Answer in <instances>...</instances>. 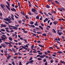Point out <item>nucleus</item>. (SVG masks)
Returning <instances> with one entry per match:
<instances>
[{"label": "nucleus", "instance_id": "obj_1", "mask_svg": "<svg viewBox=\"0 0 65 65\" xmlns=\"http://www.w3.org/2000/svg\"><path fill=\"white\" fill-rule=\"evenodd\" d=\"M31 10L32 11V12H34V13H35V14H38V13L37 12V11L35 9L32 8L31 9Z\"/></svg>", "mask_w": 65, "mask_h": 65}, {"label": "nucleus", "instance_id": "obj_2", "mask_svg": "<svg viewBox=\"0 0 65 65\" xmlns=\"http://www.w3.org/2000/svg\"><path fill=\"white\" fill-rule=\"evenodd\" d=\"M1 38H2V40H3L4 41H5V38H6V39H7V37H6V36L4 38L2 36H1Z\"/></svg>", "mask_w": 65, "mask_h": 65}, {"label": "nucleus", "instance_id": "obj_3", "mask_svg": "<svg viewBox=\"0 0 65 65\" xmlns=\"http://www.w3.org/2000/svg\"><path fill=\"white\" fill-rule=\"evenodd\" d=\"M60 32V30H58V31H57V34H59L60 36H61L62 34H63V33L62 32Z\"/></svg>", "mask_w": 65, "mask_h": 65}, {"label": "nucleus", "instance_id": "obj_4", "mask_svg": "<svg viewBox=\"0 0 65 65\" xmlns=\"http://www.w3.org/2000/svg\"><path fill=\"white\" fill-rule=\"evenodd\" d=\"M1 45L3 47H4V48H5V47H6V45L4 44H1Z\"/></svg>", "mask_w": 65, "mask_h": 65}, {"label": "nucleus", "instance_id": "obj_5", "mask_svg": "<svg viewBox=\"0 0 65 65\" xmlns=\"http://www.w3.org/2000/svg\"><path fill=\"white\" fill-rule=\"evenodd\" d=\"M11 10L12 11H15V12H16V10H15V9L13 7L12 9L11 8Z\"/></svg>", "mask_w": 65, "mask_h": 65}, {"label": "nucleus", "instance_id": "obj_6", "mask_svg": "<svg viewBox=\"0 0 65 65\" xmlns=\"http://www.w3.org/2000/svg\"><path fill=\"white\" fill-rule=\"evenodd\" d=\"M28 25L30 27H31L35 28V26H34V25H31V26L30 25V24H28Z\"/></svg>", "mask_w": 65, "mask_h": 65}, {"label": "nucleus", "instance_id": "obj_7", "mask_svg": "<svg viewBox=\"0 0 65 65\" xmlns=\"http://www.w3.org/2000/svg\"><path fill=\"white\" fill-rule=\"evenodd\" d=\"M45 57V55L40 56V57H41V58H44V57Z\"/></svg>", "mask_w": 65, "mask_h": 65}, {"label": "nucleus", "instance_id": "obj_8", "mask_svg": "<svg viewBox=\"0 0 65 65\" xmlns=\"http://www.w3.org/2000/svg\"><path fill=\"white\" fill-rule=\"evenodd\" d=\"M1 6L2 8H3V10H5V8H4V7H3V5L2 4L1 5Z\"/></svg>", "mask_w": 65, "mask_h": 65}, {"label": "nucleus", "instance_id": "obj_9", "mask_svg": "<svg viewBox=\"0 0 65 65\" xmlns=\"http://www.w3.org/2000/svg\"><path fill=\"white\" fill-rule=\"evenodd\" d=\"M28 2L29 3V6H30V7H32V4H31V2H30L29 1H28Z\"/></svg>", "mask_w": 65, "mask_h": 65}, {"label": "nucleus", "instance_id": "obj_10", "mask_svg": "<svg viewBox=\"0 0 65 65\" xmlns=\"http://www.w3.org/2000/svg\"><path fill=\"white\" fill-rule=\"evenodd\" d=\"M21 13L23 15H25V13L24 11H21Z\"/></svg>", "mask_w": 65, "mask_h": 65}, {"label": "nucleus", "instance_id": "obj_11", "mask_svg": "<svg viewBox=\"0 0 65 65\" xmlns=\"http://www.w3.org/2000/svg\"><path fill=\"white\" fill-rule=\"evenodd\" d=\"M3 20H5V21H9V19H8V18H7L6 19H4Z\"/></svg>", "mask_w": 65, "mask_h": 65}, {"label": "nucleus", "instance_id": "obj_12", "mask_svg": "<svg viewBox=\"0 0 65 65\" xmlns=\"http://www.w3.org/2000/svg\"><path fill=\"white\" fill-rule=\"evenodd\" d=\"M53 23H54L55 24V25H56L57 24H58V22L57 21H55L54 23L53 22Z\"/></svg>", "mask_w": 65, "mask_h": 65}, {"label": "nucleus", "instance_id": "obj_13", "mask_svg": "<svg viewBox=\"0 0 65 65\" xmlns=\"http://www.w3.org/2000/svg\"><path fill=\"white\" fill-rule=\"evenodd\" d=\"M55 3H56V4H58V5H59V4H60V3H59V2H58V1H55Z\"/></svg>", "mask_w": 65, "mask_h": 65}, {"label": "nucleus", "instance_id": "obj_14", "mask_svg": "<svg viewBox=\"0 0 65 65\" xmlns=\"http://www.w3.org/2000/svg\"><path fill=\"white\" fill-rule=\"evenodd\" d=\"M14 27H13V29H15V30H18V27H15V26Z\"/></svg>", "mask_w": 65, "mask_h": 65}, {"label": "nucleus", "instance_id": "obj_15", "mask_svg": "<svg viewBox=\"0 0 65 65\" xmlns=\"http://www.w3.org/2000/svg\"><path fill=\"white\" fill-rule=\"evenodd\" d=\"M1 25L3 27H6V26L5 25H4L3 24H1Z\"/></svg>", "mask_w": 65, "mask_h": 65}, {"label": "nucleus", "instance_id": "obj_16", "mask_svg": "<svg viewBox=\"0 0 65 65\" xmlns=\"http://www.w3.org/2000/svg\"><path fill=\"white\" fill-rule=\"evenodd\" d=\"M7 51L6 50L5 51V55H7Z\"/></svg>", "mask_w": 65, "mask_h": 65}, {"label": "nucleus", "instance_id": "obj_17", "mask_svg": "<svg viewBox=\"0 0 65 65\" xmlns=\"http://www.w3.org/2000/svg\"><path fill=\"white\" fill-rule=\"evenodd\" d=\"M6 3H7V4L8 5L9 7H10V4L9 3H8V2H6Z\"/></svg>", "mask_w": 65, "mask_h": 65}, {"label": "nucleus", "instance_id": "obj_18", "mask_svg": "<svg viewBox=\"0 0 65 65\" xmlns=\"http://www.w3.org/2000/svg\"><path fill=\"white\" fill-rule=\"evenodd\" d=\"M46 7L47 8H49L50 6L48 5H46Z\"/></svg>", "mask_w": 65, "mask_h": 65}, {"label": "nucleus", "instance_id": "obj_19", "mask_svg": "<svg viewBox=\"0 0 65 65\" xmlns=\"http://www.w3.org/2000/svg\"><path fill=\"white\" fill-rule=\"evenodd\" d=\"M36 19H37L38 20V19H39V16L38 15L37 17H36Z\"/></svg>", "mask_w": 65, "mask_h": 65}, {"label": "nucleus", "instance_id": "obj_20", "mask_svg": "<svg viewBox=\"0 0 65 65\" xmlns=\"http://www.w3.org/2000/svg\"><path fill=\"white\" fill-rule=\"evenodd\" d=\"M9 39L11 41H12V38L11 37H9Z\"/></svg>", "mask_w": 65, "mask_h": 65}, {"label": "nucleus", "instance_id": "obj_21", "mask_svg": "<svg viewBox=\"0 0 65 65\" xmlns=\"http://www.w3.org/2000/svg\"><path fill=\"white\" fill-rule=\"evenodd\" d=\"M25 17L26 18V19H29V18L28 17V16H27V15H26L25 16Z\"/></svg>", "mask_w": 65, "mask_h": 65}, {"label": "nucleus", "instance_id": "obj_22", "mask_svg": "<svg viewBox=\"0 0 65 65\" xmlns=\"http://www.w3.org/2000/svg\"><path fill=\"white\" fill-rule=\"evenodd\" d=\"M44 14H45V15L46 16H48V14H47L46 12H44Z\"/></svg>", "mask_w": 65, "mask_h": 65}, {"label": "nucleus", "instance_id": "obj_23", "mask_svg": "<svg viewBox=\"0 0 65 65\" xmlns=\"http://www.w3.org/2000/svg\"><path fill=\"white\" fill-rule=\"evenodd\" d=\"M38 45L39 46H40V47H44V46H42V45L39 44H38Z\"/></svg>", "mask_w": 65, "mask_h": 65}, {"label": "nucleus", "instance_id": "obj_24", "mask_svg": "<svg viewBox=\"0 0 65 65\" xmlns=\"http://www.w3.org/2000/svg\"><path fill=\"white\" fill-rule=\"evenodd\" d=\"M27 62H28L29 63H32V62H34V61H33V60H31L30 61H28Z\"/></svg>", "mask_w": 65, "mask_h": 65}, {"label": "nucleus", "instance_id": "obj_25", "mask_svg": "<svg viewBox=\"0 0 65 65\" xmlns=\"http://www.w3.org/2000/svg\"><path fill=\"white\" fill-rule=\"evenodd\" d=\"M42 35L43 36H46V34L44 33V34H43Z\"/></svg>", "mask_w": 65, "mask_h": 65}, {"label": "nucleus", "instance_id": "obj_26", "mask_svg": "<svg viewBox=\"0 0 65 65\" xmlns=\"http://www.w3.org/2000/svg\"><path fill=\"white\" fill-rule=\"evenodd\" d=\"M8 26L9 27H12V28H13V27H14V26H12V25H8Z\"/></svg>", "mask_w": 65, "mask_h": 65}, {"label": "nucleus", "instance_id": "obj_27", "mask_svg": "<svg viewBox=\"0 0 65 65\" xmlns=\"http://www.w3.org/2000/svg\"><path fill=\"white\" fill-rule=\"evenodd\" d=\"M32 59H33V57H31L30 58V59L29 60V61H31V60H32Z\"/></svg>", "mask_w": 65, "mask_h": 65}, {"label": "nucleus", "instance_id": "obj_28", "mask_svg": "<svg viewBox=\"0 0 65 65\" xmlns=\"http://www.w3.org/2000/svg\"><path fill=\"white\" fill-rule=\"evenodd\" d=\"M57 53H59L60 54H63V52H61V51H60L57 52Z\"/></svg>", "mask_w": 65, "mask_h": 65}, {"label": "nucleus", "instance_id": "obj_29", "mask_svg": "<svg viewBox=\"0 0 65 65\" xmlns=\"http://www.w3.org/2000/svg\"><path fill=\"white\" fill-rule=\"evenodd\" d=\"M53 31L55 33H56V31L54 29H53Z\"/></svg>", "mask_w": 65, "mask_h": 65}, {"label": "nucleus", "instance_id": "obj_30", "mask_svg": "<svg viewBox=\"0 0 65 65\" xmlns=\"http://www.w3.org/2000/svg\"><path fill=\"white\" fill-rule=\"evenodd\" d=\"M37 43H41V41L40 40H38L37 41Z\"/></svg>", "mask_w": 65, "mask_h": 65}, {"label": "nucleus", "instance_id": "obj_31", "mask_svg": "<svg viewBox=\"0 0 65 65\" xmlns=\"http://www.w3.org/2000/svg\"><path fill=\"white\" fill-rule=\"evenodd\" d=\"M10 20L9 21H8V23H11V21H10V19H9Z\"/></svg>", "mask_w": 65, "mask_h": 65}, {"label": "nucleus", "instance_id": "obj_32", "mask_svg": "<svg viewBox=\"0 0 65 65\" xmlns=\"http://www.w3.org/2000/svg\"><path fill=\"white\" fill-rule=\"evenodd\" d=\"M30 24L32 25V24H34V22H30Z\"/></svg>", "mask_w": 65, "mask_h": 65}, {"label": "nucleus", "instance_id": "obj_33", "mask_svg": "<svg viewBox=\"0 0 65 65\" xmlns=\"http://www.w3.org/2000/svg\"><path fill=\"white\" fill-rule=\"evenodd\" d=\"M44 65H47V61H46L45 63H44Z\"/></svg>", "mask_w": 65, "mask_h": 65}, {"label": "nucleus", "instance_id": "obj_34", "mask_svg": "<svg viewBox=\"0 0 65 65\" xmlns=\"http://www.w3.org/2000/svg\"><path fill=\"white\" fill-rule=\"evenodd\" d=\"M18 23H19V24H21V23H22V21L21 20H19L18 21Z\"/></svg>", "mask_w": 65, "mask_h": 65}, {"label": "nucleus", "instance_id": "obj_35", "mask_svg": "<svg viewBox=\"0 0 65 65\" xmlns=\"http://www.w3.org/2000/svg\"><path fill=\"white\" fill-rule=\"evenodd\" d=\"M38 60H39V61H40V60H42V59L40 58H38Z\"/></svg>", "mask_w": 65, "mask_h": 65}, {"label": "nucleus", "instance_id": "obj_36", "mask_svg": "<svg viewBox=\"0 0 65 65\" xmlns=\"http://www.w3.org/2000/svg\"><path fill=\"white\" fill-rule=\"evenodd\" d=\"M35 28L36 29H36V30H38H38H40V29L38 27H36Z\"/></svg>", "mask_w": 65, "mask_h": 65}, {"label": "nucleus", "instance_id": "obj_37", "mask_svg": "<svg viewBox=\"0 0 65 65\" xmlns=\"http://www.w3.org/2000/svg\"><path fill=\"white\" fill-rule=\"evenodd\" d=\"M12 50L13 51V52H15V50H14V48H12Z\"/></svg>", "mask_w": 65, "mask_h": 65}, {"label": "nucleus", "instance_id": "obj_38", "mask_svg": "<svg viewBox=\"0 0 65 65\" xmlns=\"http://www.w3.org/2000/svg\"><path fill=\"white\" fill-rule=\"evenodd\" d=\"M62 9V10H64V11H65V8H64L63 7H62L61 8Z\"/></svg>", "mask_w": 65, "mask_h": 65}, {"label": "nucleus", "instance_id": "obj_39", "mask_svg": "<svg viewBox=\"0 0 65 65\" xmlns=\"http://www.w3.org/2000/svg\"><path fill=\"white\" fill-rule=\"evenodd\" d=\"M37 34H41V32H37Z\"/></svg>", "mask_w": 65, "mask_h": 65}, {"label": "nucleus", "instance_id": "obj_40", "mask_svg": "<svg viewBox=\"0 0 65 65\" xmlns=\"http://www.w3.org/2000/svg\"><path fill=\"white\" fill-rule=\"evenodd\" d=\"M15 39H17V38L18 37V36H17V35L15 34Z\"/></svg>", "mask_w": 65, "mask_h": 65}, {"label": "nucleus", "instance_id": "obj_41", "mask_svg": "<svg viewBox=\"0 0 65 65\" xmlns=\"http://www.w3.org/2000/svg\"><path fill=\"white\" fill-rule=\"evenodd\" d=\"M60 28L62 30H63V27H62V25L61 26V27H60Z\"/></svg>", "mask_w": 65, "mask_h": 65}, {"label": "nucleus", "instance_id": "obj_42", "mask_svg": "<svg viewBox=\"0 0 65 65\" xmlns=\"http://www.w3.org/2000/svg\"><path fill=\"white\" fill-rule=\"evenodd\" d=\"M41 18L40 19V20L41 21L42 20V16H41Z\"/></svg>", "mask_w": 65, "mask_h": 65}, {"label": "nucleus", "instance_id": "obj_43", "mask_svg": "<svg viewBox=\"0 0 65 65\" xmlns=\"http://www.w3.org/2000/svg\"><path fill=\"white\" fill-rule=\"evenodd\" d=\"M1 31H5V29H1Z\"/></svg>", "mask_w": 65, "mask_h": 65}, {"label": "nucleus", "instance_id": "obj_44", "mask_svg": "<svg viewBox=\"0 0 65 65\" xmlns=\"http://www.w3.org/2000/svg\"><path fill=\"white\" fill-rule=\"evenodd\" d=\"M39 12L40 13H41V14H43V13L42 12H41V11H40Z\"/></svg>", "mask_w": 65, "mask_h": 65}, {"label": "nucleus", "instance_id": "obj_45", "mask_svg": "<svg viewBox=\"0 0 65 65\" xmlns=\"http://www.w3.org/2000/svg\"><path fill=\"white\" fill-rule=\"evenodd\" d=\"M15 17V18H16V19H18L19 18V17L15 15H14Z\"/></svg>", "mask_w": 65, "mask_h": 65}, {"label": "nucleus", "instance_id": "obj_46", "mask_svg": "<svg viewBox=\"0 0 65 65\" xmlns=\"http://www.w3.org/2000/svg\"><path fill=\"white\" fill-rule=\"evenodd\" d=\"M46 61V60L45 59H44L43 60V61L44 62H45Z\"/></svg>", "mask_w": 65, "mask_h": 65}, {"label": "nucleus", "instance_id": "obj_47", "mask_svg": "<svg viewBox=\"0 0 65 65\" xmlns=\"http://www.w3.org/2000/svg\"><path fill=\"white\" fill-rule=\"evenodd\" d=\"M47 28H51V26L49 25H47Z\"/></svg>", "mask_w": 65, "mask_h": 65}, {"label": "nucleus", "instance_id": "obj_48", "mask_svg": "<svg viewBox=\"0 0 65 65\" xmlns=\"http://www.w3.org/2000/svg\"><path fill=\"white\" fill-rule=\"evenodd\" d=\"M44 53H45V54L47 55L48 54V53L47 52H44Z\"/></svg>", "mask_w": 65, "mask_h": 65}, {"label": "nucleus", "instance_id": "obj_49", "mask_svg": "<svg viewBox=\"0 0 65 65\" xmlns=\"http://www.w3.org/2000/svg\"><path fill=\"white\" fill-rule=\"evenodd\" d=\"M18 54H19V55H22V54H21V53H20L19 52L18 53Z\"/></svg>", "mask_w": 65, "mask_h": 65}, {"label": "nucleus", "instance_id": "obj_50", "mask_svg": "<svg viewBox=\"0 0 65 65\" xmlns=\"http://www.w3.org/2000/svg\"><path fill=\"white\" fill-rule=\"evenodd\" d=\"M1 13H0V17H2L3 15Z\"/></svg>", "mask_w": 65, "mask_h": 65}, {"label": "nucleus", "instance_id": "obj_51", "mask_svg": "<svg viewBox=\"0 0 65 65\" xmlns=\"http://www.w3.org/2000/svg\"><path fill=\"white\" fill-rule=\"evenodd\" d=\"M12 64L13 65H15V63H14V62H12Z\"/></svg>", "mask_w": 65, "mask_h": 65}, {"label": "nucleus", "instance_id": "obj_52", "mask_svg": "<svg viewBox=\"0 0 65 65\" xmlns=\"http://www.w3.org/2000/svg\"><path fill=\"white\" fill-rule=\"evenodd\" d=\"M6 24H8V25H9V23H8V22H7L5 21L4 22Z\"/></svg>", "mask_w": 65, "mask_h": 65}, {"label": "nucleus", "instance_id": "obj_53", "mask_svg": "<svg viewBox=\"0 0 65 65\" xmlns=\"http://www.w3.org/2000/svg\"><path fill=\"white\" fill-rule=\"evenodd\" d=\"M2 39H0V43H1L2 42Z\"/></svg>", "mask_w": 65, "mask_h": 65}, {"label": "nucleus", "instance_id": "obj_54", "mask_svg": "<svg viewBox=\"0 0 65 65\" xmlns=\"http://www.w3.org/2000/svg\"><path fill=\"white\" fill-rule=\"evenodd\" d=\"M35 6H36V7H37V8H38V6L36 5H35Z\"/></svg>", "mask_w": 65, "mask_h": 65}, {"label": "nucleus", "instance_id": "obj_55", "mask_svg": "<svg viewBox=\"0 0 65 65\" xmlns=\"http://www.w3.org/2000/svg\"><path fill=\"white\" fill-rule=\"evenodd\" d=\"M19 65H22V62H20L19 63Z\"/></svg>", "mask_w": 65, "mask_h": 65}, {"label": "nucleus", "instance_id": "obj_56", "mask_svg": "<svg viewBox=\"0 0 65 65\" xmlns=\"http://www.w3.org/2000/svg\"><path fill=\"white\" fill-rule=\"evenodd\" d=\"M10 57H11V56H8L7 57V59H9V58H10Z\"/></svg>", "mask_w": 65, "mask_h": 65}, {"label": "nucleus", "instance_id": "obj_57", "mask_svg": "<svg viewBox=\"0 0 65 65\" xmlns=\"http://www.w3.org/2000/svg\"><path fill=\"white\" fill-rule=\"evenodd\" d=\"M61 38L62 39H64L65 38V37L63 36H61Z\"/></svg>", "mask_w": 65, "mask_h": 65}, {"label": "nucleus", "instance_id": "obj_58", "mask_svg": "<svg viewBox=\"0 0 65 65\" xmlns=\"http://www.w3.org/2000/svg\"><path fill=\"white\" fill-rule=\"evenodd\" d=\"M47 52H48V53H50V51L49 50L47 51Z\"/></svg>", "mask_w": 65, "mask_h": 65}, {"label": "nucleus", "instance_id": "obj_59", "mask_svg": "<svg viewBox=\"0 0 65 65\" xmlns=\"http://www.w3.org/2000/svg\"><path fill=\"white\" fill-rule=\"evenodd\" d=\"M15 14H16V15L18 16V17H20V15H19V14H18L16 13H15Z\"/></svg>", "mask_w": 65, "mask_h": 65}, {"label": "nucleus", "instance_id": "obj_60", "mask_svg": "<svg viewBox=\"0 0 65 65\" xmlns=\"http://www.w3.org/2000/svg\"><path fill=\"white\" fill-rule=\"evenodd\" d=\"M34 25L35 26H38V24L36 23H35Z\"/></svg>", "mask_w": 65, "mask_h": 65}, {"label": "nucleus", "instance_id": "obj_61", "mask_svg": "<svg viewBox=\"0 0 65 65\" xmlns=\"http://www.w3.org/2000/svg\"><path fill=\"white\" fill-rule=\"evenodd\" d=\"M49 48H50V49H53V47H49Z\"/></svg>", "mask_w": 65, "mask_h": 65}, {"label": "nucleus", "instance_id": "obj_62", "mask_svg": "<svg viewBox=\"0 0 65 65\" xmlns=\"http://www.w3.org/2000/svg\"><path fill=\"white\" fill-rule=\"evenodd\" d=\"M45 20L46 21H48V19L47 18H46L45 19Z\"/></svg>", "mask_w": 65, "mask_h": 65}, {"label": "nucleus", "instance_id": "obj_63", "mask_svg": "<svg viewBox=\"0 0 65 65\" xmlns=\"http://www.w3.org/2000/svg\"><path fill=\"white\" fill-rule=\"evenodd\" d=\"M34 45H32L31 46V48H33L34 47Z\"/></svg>", "mask_w": 65, "mask_h": 65}, {"label": "nucleus", "instance_id": "obj_64", "mask_svg": "<svg viewBox=\"0 0 65 65\" xmlns=\"http://www.w3.org/2000/svg\"><path fill=\"white\" fill-rule=\"evenodd\" d=\"M62 20V21H64V22H65V19H61Z\"/></svg>", "mask_w": 65, "mask_h": 65}]
</instances>
